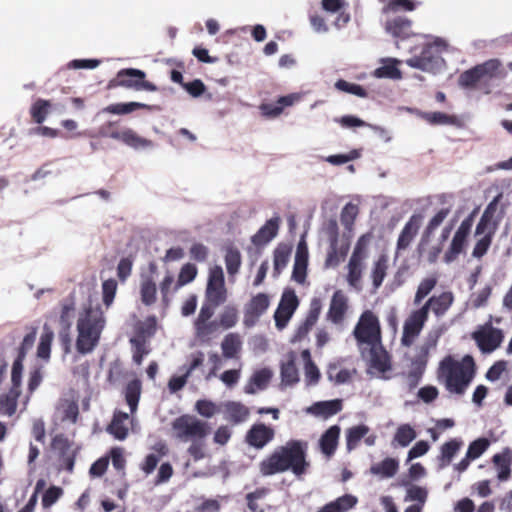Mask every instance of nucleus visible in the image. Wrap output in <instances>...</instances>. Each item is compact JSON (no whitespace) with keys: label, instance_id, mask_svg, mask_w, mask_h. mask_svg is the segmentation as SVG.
I'll use <instances>...</instances> for the list:
<instances>
[{"label":"nucleus","instance_id":"59","mask_svg":"<svg viewBox=\"0 0 512 512\" xmlns=\"http://www.w3.org/2000/svg\"><path fill=\"white\" fill-rule=\"evenodd\" d=\"M387 259L385 256H381L375 263L372 269V282L375 288H379L386 276L387 272Z\"/></svg>","mask_w":512,"mask_h":512},{"label":"nucleus","instance_id":"21","mask_svg":"<svg viewBox=\"0 0 512 512\" xmlns=\"http://www.w3.org/2000/svg\"><path fill=\"white\" fill-rule=\"evenodd\" d=\"M436 345V341L426 342L418 348L417 354L412 360L413 370L409 377L412 379V386H416L421 378L428 362L429 352Z\"/></svg>","mask_w":512,"mask_h":512},{"label":"nucleus","instance_id":"58","mask_svg":"<svg viewBox=\"0 0 512 512\" xmlns=\"http://www.w3.org/2000/svg\"><path fill=\"white\" fill-rule=\"evenodd\" d=\"M416 438L415 430L409 424L400 425L394 435V441L400 446H408Z\"/></svg>","mask_w":512,"mask_h":512},{"label":"nucleus","instance_id":"46","mask_svg":"<svg viewBox=\"0 0 512 512\" xmlns=\"http://www.w3.org/2000/svg\"><path fill=\"white\" fill-rule=\"evenodd\" d=\"M54 338V333L51 328L45 324L43 332L40 336V341L37 347V356L41 359L48 360L50 358L51 344Z\"/></svg>","mask_w":512,"mask_h":512},{"label":"nucleus","instance_id":"47","mask_svg":"<svg viewBox=\"0 0 512 512\" xmlns=\"http://www.w3.org/2000/svg\"><path fill=\"white\" fill-rule=\"evenodd\" d=\"M198 273L197 267L192 263L184 264L178 274L177 280L174 284L173 291L177 292L183 286L194 281Z\"/></svg>","mask_w":512,"mask_h":512},{"label":"nucleus","instance_id":"51","mask_svg":"<svg viewBox=\"0 0 512 512\" xmlns=\"http://www.w3.org/2000/svg\"><path fill=\"white\" fill-rule=\"evenodd\" d=\"M359 214L358 205L349 202L341 210L340 221L345 229L350 233L353 230L355 220Z\"/></svg>","mask_w":512,"mask_h":512},{"label":"nucleus","instance_id":"18","mask_svg":"<svg viewBox=\"0 0 512 512\" xmlns=\"http://www.w3.org/2000/svg\"><path fill=\"white\" fill-rule=\"evenodd\" d=\"M72 446V442L63 434H58L52 439V447L59 453L60 463L68 472L73 471L77 454Z\"/></svg>","mask_w":512,"mask_h":512},{"label":"nucleus","instance_id":"27","mask_svg":"<svg viewBox=\"0 0 512 512\" xmlns=\"http://www.w3.org/2000/svg\"><path fill=\"white\" fill-rule=\"evenodd\" d=\"M296 99L294 94L281 96L276 103H262L259 110L265 118L273 119L280 116L285 107L292 106Z\"/></svg>","mask_w":512,"mask_h":512},{"label":"nucleus","instance_id":"56","mask_svg":"<svg viewBox=\"0 0 512 512\" xmlns=\"http://www.w3.org/2000/svg\"><path fill=\"white\" fill-rule=\"evenodd\" d=\"M176 280L174 279V276L172 273L167 272L162 279V281L159 284L160 294H161V301L163 306L166 308L170 305L171 302V293H175L173 291V287Z\"/></svg>","mask_w":512,"mask_h":512},{"label":"nucleus","instance_id":"44","mask_svg":"<svg viewBox=\"0 0 512 512\" xmlns=\"http://www.w3.org/2000/svg\"><path fill=\"white\" fill-rule=\"evenodd\" d=\"M51 102L38 98L30 107V116L32 121L38 125L42 124L50 113Z\"/></svg>","mask_w":512,"mask_h":512},{"label":"nucleus","instance_id":"57","mask_svg":"<svg viewBox=\"0 0 512 512\" xmlns=\"http://www.w3.org/2000/svg\"><path fill=\"white\" fill-rule=\"evenodd\" d=\"M450 213V208L440 209L428 222L423 232V239L428 240Z\"/></svg>","mask_w":512,"mask_h":512},{"label":"nucleus","instance_id":"19","mask_svg":"<svg viewBox=\"0 0 512 512\" xmlns=\"http://www.w3.org/2000/svg\"><path fill=\"white\" fill-rule=\"evenodd\" d=\"M423 216L421 214H413L401 230L396 244V255L405 251L417 236L421 227Z\"/></svg>","mask_w":512,"mask_h":512},{"label":"nucleus","instance_id":"43","mask_svg":"<svg viewBox=\"0 0 512 512\" xmlns=\"http://www.w3.org/2000/svg\"><path fill=\"white\" fill-rule=\"evenodd\" d=\"M365 424L356 425L346 430V447L348 451L354 450L369 432Z\"/></svg>","mask_w":512,"mask_h":512},{"label":"nucleus","instance_id":"62","mask_svg":"<svg viewBox=\"0 0 512 512\" xmlns=\"http://www.w3.org/2000/svg\"><path fill=\"white\" fill-rule=\"evenodd\" d=\"M327 377L335 384H344L351 378V373L348 369H339L336 364H330L327 369Z\"/></svg>","mask_w":512,"mask_h":512},{"label":"nucleus","instance_id":"35","mask_svg":"<svg viewBox=\"0 0 512 512\" xmlns=\"http://www.w3.org/2000/svg\"><path fill=\"white\" fill-rule=\"evenodd\" d=\"M463 442L461 439H451L445 442L440 448L439 467L445 468L450 465L453 457L462 447Z\"/></svg>","mask_w":512,"mask_h":512},{"label":"nucleus","instance_id":"54","mask_svg":"<svg viewBox=\"0 0 512 512\" xmlns=\"http://www.w3.org/2000/svg\"><path fill=\"white\" fill-rule=\"evenodd\" d=\"M130 344L132 346L133 362L139 366L142 364L143 358L150 353V349L147 347L144 337L131 338Z\"/></svg>","mask_w":512,"mask_h":512},{"label":"nucleus","instance_id":"6","mask_svg":"<svg viewBox=\"0 0 512 512\" xmlns=\"http://www.w3.org/2000/svg\"><path fill=\"white\" fill-rule=\"evenodd\" d=\"M359 346H375L381 342V326L378 317L370 310L364 311L353 330Z\"/></svg>","mask_w":512,"mask_h":512},{"label":"nucleus","instance_id":"22","mask_svg":"<svg viewBox=\"0 0 512 512\" xmlns=\"http://www.w3.org/2000/svg\"><path fill=\"white\" fill-rule=\"evenodd\" d=\"M280 217L275 216L266 221V223L251 237L252 243L257 246L268 244L278 234L280 227Z\"/></svg>","mask_w":512,"mask_h":512},{"label":"nucleus","instance_id":"50","mask_svg":"<svg viewBox=\"0 0 512 512\" xmlns=\"http://www.w3.org/2000/svg\"><path fill=\"white\" fill-rule=\"evenodd\" d=\"M400 63L397 59H387L384 65L375 70V76L378 78L400 79L401 71L398 69Z\"/></svg>","mask_w":512,"mask_h":512},{"label":"nucleus","instance_id":"30","mask_svg":"<svg viewBox=\"0 0 512 512\" xmlns=\"http://www.w3.org/2000/svg\"><path fill=\"white\" fill-rule=\"evenodd\" d=\"M129 415L123 411H115L111 423L107 427V431L117 440H125L128 436L129 429L126 422Z\"/></svg>","mask_w":512,"mask_h":512},{"label":"nucleus","instance_id":"7","mask_svg":"<svg viewBox=\"0 0 512 512\" xmlns=\"http://www.w3.org/2000/svg\"><path fill=\"white\" fill-rule=\"evenodd\" d=\"M439 47H445V43L441 39H436L434 43L426 44L422 48L421 53L407 59L406 64L409 67L426 72H435L439 70L444 63Z\"/></svg>","mask_w":512,"mask_h":512},{"label":"nucleus","instance_id":"49","mask_svg":"<svg viewBox=\"0 0 512 512\" xmlns=\"http://www.w3.org/2000/svg\"><path fill=\"white\" fill-rule=\"evenodd\" d=\"M281 381L286 386H292L299 382L298 368L293 359L281 365Z\"/></svg>","mask_w":512,"mask_h":512},{"label":"nucleus","instance_id":"4","mask_svg":"<svg viewBox=\"0 0 512 512\" xmlns=\"http://www.w3.org/2000/svg\"><path fill=\"white\" fill-rule=\"evenodd\" d=\"M173 437L180 442L205 440L209 435L210 427L207 422L191 414H183L171 422Z\"/></svg>","mask_w":512,"mask_h":512},{"label":"nucleus","instance_id":"42","mask_svg":"<svg viewBox=\"0 0 512 512\" xmlns=\"http://www.w3.org/2000/svg\"><path fill=\"white\" fill-rule=\"evenodd\" d=\"M140 109L151 110V106L140 102L116 103L108 105L102 111L110 114L125 115Z\"/></svg>","mask_w":512,"mask_h":512},{"label":"nucleus","instance_id":"32","mask_svg":"<svg viewBox=\"0 0 512 512\" xmlns=\"http://www.w3.org/2000/svg\"><path fill=\"white\" fill-rule=\"evenodd\" d=\"M357 503L358 499L356 496L345 494L325 504L316 512H348L353 509Z\"/></svg>","mask_w":512,"mask_h":512},{"label":"nucleus","instance_id":"61","mask_svg":"<svg viewBox=\"0 0 512 512\" xmlns=\"http://www.w3.org/2000/svg\"><path fill=\"white\" fill-rule=\"evenodd\" d=\"M238 322V310L234 306H226L219 317V324L224 329L234 327Z\"/></svg>","mask_w":512,"mask_h":512},{"label":"nucleus","instance_id":"45","mask_svg":"<svg viewBox=\"0 0 512 512\" xmlns=\"http://www.w3.org/2000/svg\"><path fill=\"white\" fill-rule=\"evenodd\" d=\"M223 356L227 359L235 358L241 350V340L238 334L226 335L221 344Z\"/></svg>","mask_w":512,"mask_h":512},{"label":"nucleus","instance_id":"9","mask_svg":"<svg viewBox=\"0 0 512 512\" xmlns=\"http://www.w3.org/2000/svg\"><path fill=\"white\" fill-rule=\"evenodd\" d=\"M472 225V216H468L461 222L452 238V241L447 251L444 254V261L446 263H451L455 261L459 257V255L464 252L465 247L467 245L468 237L471 232Z\"/></svg>","mask_w":512,"mask_h":512},{"label":"nucleus","instance_id":"34","mask_svg":"<svg viewBox=\"0 0 512 512\" xmlns=\"http://www.w3.org/2000/svg\"><path fill=\"white\" fill-rule=\"evenodd\" d=\"M140 298L145 306H152L157 301V286L152 276H145L140 283Z\"/></svg>","mask_w":512,"mask_h":512},{"label":"nucleus","instance_id":"48","mask_svg":"<svg viewBox=\"0 0 512 512\" xmlns=\"http://www.w3.org/2000/svg\"><path fill=\"white\" fill-rule=\"evenodd\" d=\"M363 260L355 256H351L349 259L347 281L352 287H357L362 278Z\"/></svg>","mask_w":512,"mask_h":512},{"label":"nucleus","instance_id":"13","mask_svg":"<svg viewBox=\"0 0 512 512\" xmlns=\"http://www.w3.org/2000/svg\"><path fill=\"white\" fill-rule=\"evenodd\" d=\"M427 320L428 316L425 310L421 308L414 310L404 322L401 344L410 347L421 333Z\"/></svg>","mask_w":512,"mask_h":512},{"label":"nucleus","instance_id":"8","mask_svg":"<svg viewBox=\"0 0 512 512\" xmlns=\"http://www.w3.org/2000/svg\"><path fill=\"white\" fill-rule=\"evenodd\" d=\"M146 73L142 70L135 68H126L118 71L116 78L111 82L110 86H121L135 91H150L157 90V86L146 79Z\"/></svg>","mask_w":512,"mask_h":512},{"label":"nucleus","instance_id":"23","mask_svg":"<svg viewBox=\"0 0 512 512\" xmlns=\"http://www.w3.org/2000/svg\"><path fill=\"white\" fill-rule=\"evenodd\" d=\"M224 419L233 425L245 422L250 416V409L239 401H227L223 404Z\"/></svg>","mask_w":512,"mask_h":512},{"label":"nucleus","instance_id":"36","mask_svg":"<svg viewBox=\"0 0 512 512\" xmlns=\"http://www.w3.org/2000/svg\"><path fill=\"white\" fill-rule=\"evenodd\" d=\"M120 141L133 149H146L153 146L151 140L141 137L131 128L122 129Z\"/></svg>","mask_w":512,"mask_h":512},{"label":"nucleus","instance_id":"60","mask_svg":"<svg viewBox=\"0 0 512 512\" xmlns=\"http://www.w3.org/2000/svg\"><path fill=\"white\" fill-rule=\"evenodd\" d=\"M335 88L341 92L349 93L361 98L367 97L368 93L364 87L359 84L350 83L344 79H339L334 84Z\"/></svg>","mask_w":512,"mask_h":512},{"label":"nucleus","instance_id":"17","mask_svg":"<svg viewBox=\"0 0 512 512\" xmlns=\"http://www.w3.org/2000/svg\"><path fill=\"white\" fill-rule=\"evenodd\" d=\"M275 436V431L263 423L253 424L246 432L245 442L255 449H263Z\"/></svg>","mask_w":512,"mask_h":512},{"label":"nucleus","instance_id":"29","mask_svg":"<svg viewBox=\"0 0 512 512\" xmlns=\"http://www.w3.org/2000/svg\"><path fill=\"white\" fill-rule=\"evenodd\" d=\"M341 429L338 425H332L321 436L319 445L321 452L328 458L332 457L338 447Z\"/></svg>","mask_w":512,"mask_h":512},{"label":"nucleus","instance_id":"10","mask_svg":"<svg viewBox=\"0 0 512 512\" xmlns=\"http://www.w3.org/2000/svg\"><path fill=\"white\" fill-rule=\"evenodd\" d=\"M206 299L212 306H219L227 300L224 274L219 266L214 267L209 272Z\"/></svg>","mask_w":512,"mask_h":512},{"label":"nucleus","instance_id":"12","mask_svg":"<svg viewBox=\"0 0 512 512\" xmlns=\"http://www.w3.org/2000/svg\"><path fill=\"white\" fill-rule=\"evenodd\" d=\"M299 305L298 297L294 290L286 289L278 307L274 313L275 326L277 329H284Z\"/></svg>","mask_w":512,"mask_h":512},{"label":"nucleus","instance_id":"40","mask_svg":"<svg viewBox=\"0 0 512 512\" xmlns=\"http://www.w3.org/2000/svg\"><path fill=\"white\" fill-rule=\"evenodd\" d=\"M20 394V389L10 387L7 393L0 395V413L12 416L16 412Z\"/></svg>","mask_w":512,"mask_h":512},{"label":"nucleus","instance_id":"24","mask_svg":"<svg viewBox=\"0 0 512 512\" xmlns=\"http://www.w3.org/2000/svg\"><path fill=\"white\" fill-rule=\"evenodd\" d=\"M492 463L499 481H507L511 477L512 449L505 447L492 457Z\"/></svg>","mask_w":512,"mask_h":512},{"label":"nucleus","instance_id":"38","mask_svg":"<svg viewBox=\"0 0 512 512\" xmlns=\"http://www.w3.org/2000/svg\"><path fill=\"white\" fill-rule=\"evenodd\" d=\"M142 386L141 382L138 379L131 380L127 383L124 389V396L127 405L130 408L131 414H134L137 411L140 396H141Z\"/></svg>","mask_w":512,"mask_h":512},{"label":"nucleus","instance_id":"64","mask_svg":"<svg viewBox=\"0 0 512 512\" xmlns=\"http://www.w3.org/2000/svg\"><path fill=\"white\" fill-rule=\"evenodd\" d=\"M490 442L487 438H478L472 441L466 452L467 458L475 460L479 458L489 447Z\"/></svg>","mask_w":512,"mask_h":512},{"label":"nucleus","instance_id":"3","mask_svg":"<svg viewBox=\"0 0 512 512\" xmlns=\"http://www.w3.org/2000/svg\"><path fill=\"white\" fill-rule=\"evenodd\" d=\"M105 317L100 306L85 309L77 320L76 349L80 354L92 352L98 345L105 327Z\"/></svg>","mask_w":512,"mask_h":512},{"label":"nucleus","instance_id":"16","mask_svg":"<svg viewBox=\"0 0 512 512\" xmlns=\"http://www.w3.org/2000/svg\"><path fill=\"white\" fill-rule=\"evenodd\" d=\"M322 310V301L320 298H313L310 302L308 313L304 321L296 329L292 342H300L305 339L311 329L317 323Z\"/></svg>","mask_w":512,"mask_h":512},{"label":"nucleus","instance_id":"39","mask_svg":"<svg viewBox=\"0 0 512 512\" xmlns=\"http://www.w3.org/2000/svg\"><path fill=\"white\" fill-rule=\"evenodd\" d=\"M418 116L430 125H459V119L455 115H449L443 112H419Z\"/></svg>","mask_w":512,"mask_h":512},{"label":"nucleus","instance_id":"20","mask_svg":"<svg viewBox=\"0 0 512 512\" xmlns=\"http://www.w3.org/2000/svg\"><path fill=\"white\" fill-rule=\"evenodd\" d=\"M453 302V293L451 291H444L438 295L431 296L421 309L425 310L427 316L429 315V311H432L435 316L442 317L450 309Z\"/></svg>","mask_w":512,"mask_h":512},{"label":"nucleus","instance_id":"5","mask_svg":"<svg viewBox=\"0 0 512 512\" xmlns=\"http://www.w3.org/2000/svg\"><path fill=\"white\" fill-rule=\"evenodd\" d=\"M507 72L502 67L499 59H489L478 64L471 69L462 72L459 76L458 83L463 88H474L476 84L482 80H490L493 78H505Z\"/></svg>","mask_w":512,"mask_h":512},{"label":"nucleus","instance_id":"53","mask_svg":"<svg viewBox=\"0 0 512 512\" xmlns=\"http://www.w3.org/2000/svg\"><path fill=\"white\" fill-rule=\"evenodd\" d=\"M437 281L438 280L436 276H429L421 280L414 296V305H419L423 299L431 293V291L437 285Z\"/></svg>","mask_w":512,"mask_h":512},{"label":"nucleus","instance_id":"2","mask_svg":"<svg viewBox=\"0 0 512 512\" xmlns=\"http://www.w3.org/2000/svg\"><path fill=\"white\" fill-rule=\"evenodd\" d=\"M474 375L475 362L470 355L464 356L461 361L448 356L440 363L438 377L450 393L463 395Z\"/></svg>","mask_w":512,"mask_h":512},{"label":"nucleus","instance_id":"33","mask_svg":"<svg viewBox=\"0 0 512 512\" xmlns=\"http://www.w3.org/2000/svg\"><path fill=\"white\" fill-rule=\"evenodd\" d=\"M291 247L280 243L273 251V276L278 277L289 262Z\"/></svg>","mask_w":512,"mask_h":512},{"label":"nucleus","instance_id":"15","mask_svg":"<svg viewBox=\"0 0 512 512\" xmlns=\"http://www.w3.org/2000/svg\"><path fill=\"white\" fill-rule=\"evenodd\" d=\"M384 30L395 39L407 40L415 35L412 20L403 15L387 17Z\"/></svg>","mask_w":512,"mask_h":512},{"label":"nucleus","instance_id":"14","mask_svg":"<svg viewBox=\"0 0 512 512\" xmlns=\"http://www.w3.org/2000/svg\"><path fill=\"white\" fill-rule=\"evenodd\" d=\"M270 305V298L265 293H258L253 296L244 308L243 323L246 327H253L259 318L267 311Z\"/></svg>","mask_w":512,"mask_h":512},{"label":"nucleus","instance_id":"37","mask_svg":"<svg viewBox=\"0 0 512 512\" xmlns=\"http://www.w3.org/2000/svg\"><path fill=\"white\" fill-rule=\"evenodd\" d=\"M370 347V362L371 366L380 371L386 372L390 369V361L387 352L384 350L382 344Z\"/></svg>","mask_w":512,"mask_h":512},{"label":"nucleus","instance_id":"26","mask_svg":"<svg viewBox=\"0 0 512 512\" xmlns=\"http://www.w3.org/2000/svg\"><path fill=\"white\" fill-rule=\"evenodd\" d=\"M350 249L348 240L338 242H329V248L325 259L326 268L337 267L346 258Z\"/></svg>","mask_w":512,"mask_h":512},{"label":"nucleus","instance_id":"41","mask_svg":"<svg viewBox=\"0 0 512 512\" xmlns=\"http://www.w3.org/2000/svg\"><path fill=\"white\" fill-rule=\"evenodd\" d=\"M399 469V462L394 458H385L379 463L370 467V472L373 475L380 476L381 478L393 477Z\"/></svg>","mask_w":512,"mask_h":512},{"label":"nucleus","instance_id":"1","mask_svg":"<svg viewBox=\"0 0 512 512\" xmlns=\"http://www.w3.org/2000/svg\"><path fill=\"white\" fill-rule=\"evenodd\" d=\"M308 443L302 440H290L275 449L259 463L262 476H272L291 471L297 478L307 473L310 463L307 458Z\"/></svg>","mask_w":512,"mask_h":512},{"label":"nucleus","instance_id":"28","mask_svg":"<svg viewBox=\"0 0 512 512\" xmlns=\"http://www.w3.org/2000/svg\"><path fill=\"white\" fill-rule=\"evenodd\" d=\"M343 409V401L341 399H334L328 401L315 402L309 407L308 412L314 416L322 417L324 419L330 418Z\"/></svg>","mask_w":512,"mask_h":512},{"label":"nucleus","instance_id":"63","mask_svg":"<svg viewBox=\"0 0 512 512\" xmlns=\"http://www.w3.org/2000/svg\"><path fill=\"white\" fill-rule=\"evenodd\" d=\"M494 236V227L490 232L484 234L483 237L477 240L472 251V256L475 258H482L491 246L492 239Z\"/></svg>","mask_w":512,"mask_h":512},{"label":"nucleus","instance_id":"31","mask_svg":"<svg viewBox=\"0 0 512 512\" xmlns=\"http://www.w3.org/2000/svg\"><path fill=\"white\" fill-rule=\"evenodd\" d=\"M272 378V371L268 368H262L253 373L248 383L244 386L246 394H255L258 390L267 388Z\"/></svg>","mask_w":512,"mask_h":512},{"label":"nucleus","instance_id":"11","mask_svg":"<svg viewBox=\"0 0 512 512\" xmlns=\"http://www.w3.org/2000/svg\"><path fill=\"white\" fill-rule=\"evenodd\" d=\"M472 338L483 353H491L502 343L504 335L498 328H494L490 323L480 327L472 333Z\"/></svg>","mask_w":512,"mask_h":512},{"label":"nucleus","instance_id":"52","mask_svg":"<svg viewBox=\"0 0 512 512\" xmlns=\"http://www.w3.org/2000/svg\"><path fill=\"white\" fill-rule=\"evenodd\" d=\"M242 263L241 253L238 248L229 246L225 253V265L229 275H235L238 273Z\"/></svg>","mask_w":512,"mask_h":512},{"label":"nucleus","instance_id":"55","mask_svg":"<svg viewBox=\"0 0 512 512\" xmlns=\"http://www.w3.org/2000/svg\"><path fill=\"white\" fill-rule=\"evenodd\" d=\"M416 8L414 0H386V4L382 7V13H396L399 11H413Z\"/></svg>","mask_w":512,"mask_h":512},{"label":"nucleus","instance_id":"25","mask_svg":"<svg viewBox=\"0 0 512 512\" xmlns=\"http://www.w3.org/2000/svg\"><path fill=\"white\" fill-rule=\"evenodd\" d=\"M347 309L348 303L346 296L341 291L334 292L327 312V320L334 324L342 323Z\"/></svg>","mask_w":512,"mask_h":512}]
</instances>
